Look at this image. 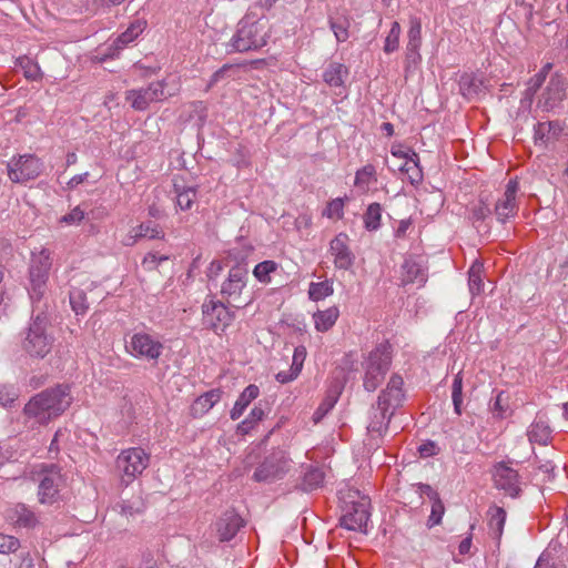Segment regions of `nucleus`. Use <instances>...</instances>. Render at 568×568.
Wrapping results in <instances>:
<instances>
[{
	"label": "nucleus",
	"instance_id": "7ed1b4c3",
	"mask_svg": "<svg viewBox=\"0 0 568 568\" xmlns=\"http://www.w3.org/2000/svg\"><path fill=\"white\" fill-rule=\"evenodd\" d=\"M393 361V345L389 341L378 343L364 358L363 387L367 392H375L384 382Z\"/></svg>",
	"mask_w": 568,
	"mask_h": 568
},
{
	"label": "nucleus",
	"instance_id": "2f4dec72",
	"mask_svg": "<svg viewBox=\"0 0 568 568\" xmlns=\"http://www.w3.org/2000/svg\"><path fill=\"white\" fill-rule=\"evenodd\" d=\"M136 38H115V40L106 48H99L94 55V60L102 63L109 59H114L119 55L120 51L123 50L128 43L132 42Z\"/></svg>",
	"mask_w": 568,
	"mask_h": 568
},
{
	"label": "nucleus",
	"instance_id": "0eeeda50",
	"mask_svg": "<svg viewBox=\"0 0 568 568\" xmlns=\"http://www.w3.org/2000/svg\"><path fill=\"white\" fill-rule=\"evenodd\" d=\"M38 500L42 505H53L60 499V490L64 486L61 467L57 464H42L40 466Z\"/></svg>",
	"mask_w": 568,
	"mask_h": 568
},
{
	"label": "nucleus",
	"instance_id": "c03bdc74",
	"mask_svg": "<svg viewBox=\"0 0 568 568\" xmlns=\"http://www.w3.org/2000/svg\"><path fill=\"white\" fill-rule=\"evenodd\" d=\"M508 408V396L503 390L498 392L490 405L491 413L498 418H505L507 416Z\"/></svg>",
	"mask_w": 568,
	"mask_h": 568
},
{
	"label": "nucleus",
	"instance_id": "338daca9",
	"mask_svg": "<svg viewBox=\"0 0 568 568\" xmlns=\"http://www.w3.org/2000/svg\"><path fill=\"white\" fill-rule=\"evenodd\" d=\"M265 416V410L264 408L262 407V404L261 402L258 404H256L252 410L250 412V414L247 415V419L253 422L254 425H257L258 422H261Z\"/></svg>",
	"mask_w": 568,
	"mask_h": 568
},
{
	"label": "nucleus",
	"instance_id": "4468645a",
	"mask_svg": "<svg viewBox=\"0 0 568 568\" xmlns=\"http://www.w3.org/2000/svg\"><path fill=\"white\" fill-rule=\"evenodd\" d=\"M491 477L495 488L503 490L507 496L517 498L521 494L520 476L509 463L498 462L493 466Z\"/></svg>",
	"mask_w": 568,
	"mask_h": 568
},
{
	"label": "nucleus",
	"instance_id": "b1692460",
	"mask_svg": "<svg viewBox=\"0 0 568 568\" xmlns=\"http://www.w3.org/2000/svg\"><path fill=\"white\" fill-rule=\"evenodd\" d=\"M223 392L214 388L200 395L191 405V414L193 417H202L220 402Z\"/></svg>",
	"mask_w": 568,
	"mask_h": 568
},
{
	"label": "nucleus",
	"instance_id": "473e14b6",
	"mask_svg": "<svg viewBox=\"0 0 568 568\" xmlns=\"http://www.w3.org/2000/svg\"><path fill=\"white\" fill-rule=\"evenodd\" d=\"M489 514H490V517L488 520L489 531L494 539L499 540L501 538L505 523H506V517H507L506 511L501 507H494Z\"/></svg>",
	"mask_w": 568,
	"mask_h": 568
},
{
	"label": "nucleus",
	"instance_id": "7c9ffc66",
	"mask_svg": "<svg viewBox=\"0 0 568 568\" xmlns=\"http://www.w3.org/2000/svg\"><path fill=\"white\" fill-rule=\"evenodd\" d=\"M339 316L337 306L328 307L324 311H317L313 314L314 325L317 332L325 333L329 331Z\"/></svg>",
	"mask_w": 568,
	"mask_h": 568
},
{
	"label": "nucleus",
	"instance_id": "4be33fe9",
	"mask_svg": "<svg viewBox=\"0 0 568 568\" xmlns=\"http://www.w3.org/2000/svg\"><path fill=\"white\" fill-rule=\"evenodd\" d=\"M325 479L324 468L321 466L308 465L305 467L301 481L296 488L310 493L323 486Z\"/></svg>",
	"mask_w": 568,
	"mask_h": 568
},
{
	"label": "nucleus",
	"instance_id": "680f3d73",
	"mask_svg": "<svg viewBox=\"0 0 568 568\" xmlns=\"http://www.w3.org/2000/svg\"><path fill=\"white\" fill-rule=\"evenodd\" d=\"M146 28L144 19H134L121 36H140Z\"/></svg>",
	"mask_w": 568,
	"mask_h": 568
},
{
	"label": "nucleus",
	"instance_id": "4c0bfd02",
	"mask_svg": "<svg viewBox=\"0 0 568 568\" xmlns=\"http://www.w3.org/2000/svg\"><path fill=\"white\" fill-rule=\"evenodd\" d=\"M334 293L333 282L325 280L323 282H312L308 288V297L312 301L318 302Z\"/></svg>",
	"mask_w": 568,
	"mask_h": 568
},
{
	"label": "nucleus",
	"instance_id": "603ef678",
	"mask_svg": "<svg viewBox=\"0 0 568 568\" xmlns=\"http://www.w3.org/2000/svg\"><path fill=\"white\" fill-rule=\"evenodd\" d=\"M18 398V392L12 385H0V405L11 406Z\"/></svg>",
	"mask_w": 568,
	"mask_h": 568
},
{
	"label": "nucleus",
	"instance_id": "5701e85b",
	"mask_svg": "<svg viewBox=\"0 0 568 568\" xmlns=\"http://www.w3.org/2000/svg\"><path fill=\"white\" fill-rule=\"evenodd\" d=\"M551 433L552 429L548 422L542 416L537 415L528 428L527 436L531 444L547 446L552 440Z\"/></svg>",
	"mask_w": 568,
	"mask_h": 568
},
{
	"label": "nucleus",
	"instance_id": "423d86ee",
	"mask_svg": "<svg viewBox=\"0 0 568 568\" xmlns=\"http://www.w3.org/2000/svg\"><path fill=\"white\" fill-rule=\"evenodd\" d=\"M150 463V455L141 447H131L122 450L115 459V468L121 477V483L130 485L142 475Z\"/></svg>",
	"mask_w": 568,
	"mask_h": 568
},
{
	"label": "nucleus",
	"instance_id": "a19ab883",
	"mask_svg": "<svg viewBox=\"0 0 568 568\" xmlns=\"http://www.w3.org/2000/svg\"><path fill=\"white\" fill-rule=\"evenodd\" d=\"M126 100L131 103V106L134 110L144 111L148 109L151 102V98L148 94V90H131L126 94Z\"/></svg>",
	"mask_w": 568,
	"mask_h": 568
},
{
	"label": "nucleus",
	"instance_id": "8fccbe9b",
	"mask_svg": "<svg viewBox=\"0 0 568 568\" xmlns=\"http://www.w3.org/2000/svg\"><path fill=\"white\" fill-rule=\"evenodd\" d=\"M344 215V201L341 197L329 201L323 211V216L328 219H342Z\"/></svg>",
	"mask_w": 568,
	"mask_h": 568
},
{
	"label": "nucleus",
	"instance_id": "4d7b16f0",
	"mask_svg": "<svg viewBox=\"0 0 568 568\" xmlns=\"http://www.w3.org/2000/svg\"><path fill=\"white\" fill-rule=\"evenodd\" d=\"M306 358V348L303 345L295 347L291 367L294 371L302 372L304 361Z\"/></svg>",
	"mask_w": 568,
	"mask_h": 568
},
{
	"label": "nucleus",
	"instance_id": "a18cd8bd",
	"mask_svg": "<svg viewBox=\"0 0 568 568\" xmlns=\"http://www.w3.org/2000/svg\"><path fill=\"white\" fill-rule=\"evenodd\" d=\"M452 399L454 405V410L457 415H462V404H463V378L459 374H457L453 381L452 385Z\"/></svg>",
	"mask_w": 568,
	"mask_h": 568
},
{
	"label": "nucleus",
	"instance_id": "e433bc0d",
	"mask_svg": "<svg viewBox=\"0 0 568 568\" xmlns=\"http://www.w3.org/2000/svg\"><path fill=\"white\" fill-rule=\"evenodd\" d=\"M69 300L72 311L75 315H84L89 310L87 293L78 287H73L69 293Z\"/></svg>",
	"mask_w": 568,
	"mask_h": 568
},
{
	"label": "nucleus",
	"instance_id": "a878e982",
	"mask_svg": "<svg viewBox=\"0 0 568 568\" xmlns=\"http://www.w3.org/2000/svg\"><path fill=\"white\" fill-rule=\"evenodd\" d=\"M349 74L348 68L339 62H329L323 71V81L332 88H343Z\"/></svg>",
	"mask_w": 568,
	"mask_h": 568
},
{
	"label": "nucleus",
	"instance_id": "6e6552de",
	"mask_svg": "<svg viewBox=\"0 0 568 568\" xmlns=\"http://www.w3.org/2000/svg\"><path fill=\"white\" fill-rule=\"evenodd\" d=\"M291 458L283 448L273 449L256 467L253 479L257 483H273L282 479L290 470Z\"/></svg>",
	"mask_w": 568,
	"mask_h": 568
},
{
	"label": "nucleus",
	"instance_id": "3c124183",
	"mask_svg": "<svg viewBox=\"0 0 568 568\" xmlns=\"http://www.w3.org/2000/svg\"><path fill=\"white\" fill-rule=\"evenodd\" d=\"M534 568H565V566L550 551L545 550L539 556Z\"/></svg>",
	"mask_w": 568,
	"mask_h": 568
},
{
	"label": "nucleus",
	"instance_id": "a211bd4d",
	"mask_svg": "<svg viewBox=\"0 0 568 568\" xmlns=\"http://www.w3.org/2000/svg\"><path fill=\"white\" fill-rule=\"evenodd\" d=\"M403 385V377L398 374H393L386 385V388L379 393L377 404L395 412V409L402 405L405 397Z\"/></svg>",
	"mask_w": 568,
	"mask_h": 568
},
{
	"label": "nucleus",
	"instance_id": "5fc2aeb1",
	"mask_svg": "<svg viewBox=\"0 0 568 568\" xmlns=\"http://www.w3.org/2000/svg\"><path fill=\"white\" fill-rule=\"evenodd\" d=\"M84 216L85 212L80 206H75L70 213L63 215L60 222L68 225H78L83 221Z\"/></svg>",
	"mask_w": 568,
	"mask_h": 568
},
{
	"label": "nucleus",
	"instance_id": "f257e3e1",
	"mask_svg": "<svg viewBox=\"0 0 568 568\" xmlns=\"http://www.w3.org/2000/svg\"><path fill=\"white\" fill-rule=\"evenodd\" d=\"M71 389L67 384H58L33 395L24 405L22 414L31 426L47 425L63 414L72 403Z\"/></svg>",
	"mask_w": 568,
	"mask_h": 568
},
{
	"label": "nucleus",
	"instance_id": "69168bd1",
	"mask_svg": "<svg viewBox=\"0 0 568 568\" xmlns=\"http://www.w3.org/2000/svg\"><path fill=\"white\" fill-rule=\"evenodd\" d=\"M300 375V372L297 371H294V368H292L290 366V368L287 371H281L278 372L276 375H275V378L278 383L281 384H287L292 381H294L295 378H297V376Z\"/></svg>",
	"mask_w": 568,
	"mask_h": 568
},
{
	"label": "nucleus",
	"instance_id": "6e6d98bb",
	"mask_svg": "<svg viewBox=\"0 0 568 568\" xmlns=\"http://www.w3.org/2000/svg\"><path fill=\"white\" fill-rule=\"evenodd\" d=\"M336 399L327 397L325 398L313 414L314 423H318L323 417L334 407Z\"/></svg>",
	"mask_w": 568,
	"mask_h": 568
},
{
	"label": "nucleus",
	"instance_id": "9d476101",
	"mask_svg": "<svg viewBox=\"0 0 568 568\" xmlns=\"http://www.w3.org/2000/svg\"><path fill=\"white\" fill-rule=\"evenodd\" d=\"M43 162L34 154L14 155L7 163V172L12 183L23 184L36 180L43 172Z\"/></svg>",
	"mask_w": 568,
	"mask_h": 568
},
{
	"label": "nucleus",
	"instance_id": "58836bf2",
	"mask_svg": "<svg viewBox=\"0 0 568 568\" xmlns=\"http://www.w3.org/2000/svg\"><path fill=\"white\" fill-rule=\"evenodd\" d=\"M382 206L379 203H372L364 213V225L367 231H376L381 227Z\"/></svg>",
	"mask_w": 568,
	"mask_h": 568
},
{
	"label": "nucleus",
	"instance_id": "c85d7f7f",
	"mask_svg": "<svg viewBox=\"0 0 568 568\" xmlns=\"http://www.w3.org/2000/svg\"><path fill=\"white\" fill-rule=\"evenodd\" d=\"M260 388L255 384H250L244 388V390L237 397L233 408L230 412V417L232 420H237L248 405L258 397Z\"/></svg>",
	"mask_w": 568,
	"mask_h": 568
},
{
	"label": "nucleus",
	"instance_id": "774afa93",
	"mask_svg": "<svg viewBox=\"0 0 568 568\" xmlns=\"http://www.w3.org/2000/svg\"><path fill=\"white\" fill-rule=\"evenodd\" d=\"M159 265L160 264H159V262L156 260V253L150 252L142 260V266L146 271L156 270Z\"/></svg>",
	"mask_w": 568,
	"mask_h": 568
},
{
	"label": "nucleus",
	"instance_id": "e2e57ef3",
	"mask_svg": "<svg viewBox=\"0 0 568 568\" xmlns=\"http://www.w3.org/2000/svg\"><path fill=\"white\" fill-rule=\"evenodd\" d=\"M120 508V513L126 517L140 514L143 510V505L140 503L138 506L131 504L129 500H122L116 505Z\"/></svg>",
	"mask_w": 568,
	"mask_h": 568
},
{
	"label": "nucleus",
	"instance_id": "1a4fd4ad",
	"mask_svg": "<svg viewBox=\"0 0 568 568\" xmlns=\"http://www.w3.org/2000/svg\"><path fill=\"white\" fill-rule=\"evenodd\" d=\"M234 318L235 313L229 308L223 300L209 296L202 304V324L216 334L223 333Z\"/></svg>",
	"mask_w": 568,
	"mask_h": 568
},
{
	"label": "nucleus",
	"instance_id": "79ce46f5",
	"mask_svg": "<svg viewBox=\"0 0 568 568\" xmlns=\"http://www.w3.org/2000/svg\"><path fill=\"white\" fill-rule=\"evenodd\" d=\"M483 266L478 263H474L468 271V286L473 295H478L483 292Z\"/></svg>",
	"mask_w": 568,
	"mask_h": 568
},
{
	"label": "nucleus",
	"instance_id": "393cba45",
	"mask_svg": "<svg viewBox=\"0 0 568 568\" xmlns=\"http://www.w3.org/2000/svg\"><path fill=\"white\" fill-rule=\"evenodd\" d=\"M561 131L558 121L538 122L534 125L535 144L546 145L551 139H558Z\"/></svg>",
	"mask_w": 568,
	"mask_h": 568
},
{
	"label": "nucleus",
	"instance_id": "f8f14e48",
	"mask_svg": "<svg viewBox=\"0 0 568 568\" xmlns=\"http://www.w3.org/2000/svg\"><path fill=\"white\" fill-rule=\"evenodd\" d=\"M126 352L135 358L158 363L163 353L164 345L152 335L139 332L134 333L125 345Z\"/></svg>",
	"mask_w": 568,
	"mask_h": 568
},
{
	"label": "nucleus",
	"instance_id": "09e8293b",
	"mask_svg": "<svg viewBox=\"0 0 568 568\" xmlns=\"http://www.w3.org/2000/svg\"><path fill=\"white\" fill-rule=\"evenodd\" d=\"M422 45V38H409L407 43V52L406 60L409 64H417L422 57L419 54V49Z\"/></svg>",
	"mask_w": 568,
	"mask_h": 568
},
{
	"label": "nucleus",
	"instance_id": "412c9836",
	"mask_svg": "<svg viewBox=\"0 0 568 568\" xmlns=\"http://www.w3.org/2000/svg\"><path fill=\"white\" fill-rule=\"evenodd\" d=\"M244 525L242 517L234 510H226L216 521V531L221 541H230Z\"/></svg>",
	"mask_w": 568,
	"mask_h": 568
},
{
	"label": "nucleus",
	"instance_id": "2eb2a0df",
	"mask_svg": "<svg viewBox=\"0 0 568 568\" xmlns=\"http://www.w3.org/2000/svg\"><path fill=\"white\" fill-rule=\"evenodd\" d=\"M427 280V258L423 255H407L400 265V284L403 286L417 284L418 287H423Z\"/></svg>",
	"mask_w": 568,
	"mask_h": 568
},
{
	"label": "nucleus",
	"instance_id": "f3484780",
	"mask_svg": "<svg viewBox=\"0 0 568 568\" xmlns=\"http://www.w3.org/2000/svg\"><path fill=\"white\" fill-rule=\"evenodd\" d=\"M349 237L346 233H338L329 242V253L334 257V265L338 270H349L355 261V255L349 245Z\"/></svg>",
	"mask_w": 568,
	"mask_h": 568
},
{
	"label": "nucleus",
	"instance_id": "c756f323",
	"mask_svg": "<svg viewBox=\"0 0 568 568\" xmlns=\"http://www.w3.org/2000/svg\"><path fill=\"white\" fill-rule=\"evenodd\" d=\"M266 45L265 38H231L226 44L227 53L255 51Z\"/></svg>",
	"mask_w": 568,
	"mask_h": 568
},
{
	"label": "nucleus",
	"instance_id": "ea45409f",
	"mask_svg": "<svg viewBox=\"0 0 568 568\" xmlns=\"http://www.w3.org/2000/svg\"><path fill=\"white\" fill-rule=\"evenodd\" d=\"M278 268V264L275 261L266 260L255 265L253 270L254 277L263 283H271V274L275 273Z\"/></svg>",
	"mask_w": 568,
	"mask_h": 568
},
{
	"label": "nucleus",
	"instance_id": "72a5a7b5",
	"mask_svg": "<svg viewBox=\"0 0 568 568\" xmlns=\"http://www.w3.org/2000/svg\"><path fill=\"white\" fill-rule=\"evenodd\" d=\"M491 214V210L487 203L483 200H479L477 203H474L468 211V219L471 224L479 230L481 224L489 219Z\"/></svg>",
	"mask_w": 568,
	"mask_h": 568
},
{
	"label": "nucleus",
	"instance_id": "dca6fc26",
	"mask_svg": "<svg viewBox=\"0 0 568 568\" xmlns=\"http://www.w3.org/2000/svg\"><path fill=\"white\" fill-rule=\"evenodd\" d=\"M519 190L517 178L510 179L506 185L505 192L495 204L494 213L500 223H506L514 219L518 213V203L516 196Z\"/></svg>",
	"mask_w": 568,
	"mask_h": 568
},
{
	"label": "nucleus",
	"instance_id": "bf43d9fd",
	"mask_svg": "<svg viewBox=\"0 0 568 568\" xmlns=\"http://www.w3.org/2000/svg\"><path fill=\"white\" fill-rule=\"evenodd\" d=\"M439 452L440 448L433 440H426L418 447V453L423 458L436 456L439 454Z\"/></svg>",
	"mask_w": 568,
	"mask_h": 568
},
{
	"label": "nucleus",
	"instance_id": "ddd939ff",
	"mask_svg": "<svg viewBox=\"0 0 568 568\" xmlns=\"http://www.w3.org/2000/svg\"><path fill=\"white\" fill-rule=\"evenodd\" d=\"M568 89L567 78L558 72L550 75L549 81L538 98L537 105L542 111H552L560 106Z\"/></svg>",
	"mask_w": 568,
	"mask_h": 568
},
{
	"label": "nucleus",
	"instance_id": "f03ea898",
	"mask_svg": "<svg viewBox=\"0 0 568 568\" xmlns=\"http://www.w3.org/2000/svg\"><path fill=\"white\" fill-rule=\"evenodd\" d=\"M51 328L49 314L39 306H33L29 325L21 339L22 351L32 358L43 359L51 353L55 341Z\"/></svg>",
	"mask_w": 568,
	"mask_h": 568
},
{
	"label": "nucleus",
	"instance_id": "0e129e2a",
	"mask_svg": "<svg viewBox=\"0 0 568 568\" xmlns=\"http://www.w3.org/2000/svg\"><path fill=\"white\" fill-rule=\"evenodd\" d=\"M546 78L547 75L540 71L537 74H535V77L531 78L528 82L527 92L530 95H534L541 88L542 83L546 81Z\"/></svg>",
	"mask_w": 568,
	"mask_h": 568
},
{
	"label": "nucleus",
	"instance_id": "aec40b11",
	"mask_svg": "<svg viewBox=\"0 0 568 568\" xmlns=\"http://www.w3.org/2000/svg\"><path fill=\"white\" fill-rule=\"evenodd\" d=\"M393 415V410L382 407V405L379 406L377 403L372 405L368 416L369 422L367 425L368 433L376 435L377 437L384 436L388 430Z\"/></svg>",
	"mask_w": 568,
	"mask_h": 568
},
{
	"label": "nucleus",
	"instance_id": "f704fd0d",
	"mask_svg": "<svg viewBox=\"0 0 568 568\" xmlns=\"http://www.w3.org/2000/svg\"><path fill=\"white\" fill-rule=\"evenodd\" d=\"M481 88L483 81L473 74L465 73L459 79L460 93L467 99L476 97L481 91Z\"/></svg>",
	"mask_w": 568,
	"mask_h": 568
},
{
	"label": "nucleus",
	"instance_id": "37998d69",
	"mask_svg": "<svg viewBox=\"0 0 568 568\" xmlns=\"http://www.w3.org/2000/svg\"><path fill=\"white\" fill-rule=\"evenodd\" d=\"M376 170L373 164H366L359 169L355 174V184L357 186L369 185L372 182H376Z\"/></svg>",
	"mask_w": 568,
	"mask_h": 568
},
{
	"label": "nucleus",
	"instance_id": "cd10ccee",
	"mask_svg": "<svg viewBox=\"0 0 568 568\" xmlns=\"http://www.w3.org/2000/svg\"><path fill=\"white\" fill-rule=\"evenodd\" d=\"M132 233L133 234L129 236L132 242H128V245L133 244L140 239L163 240L165 236L163 229L151 220L142 222L132 230Z\"/></svg>",
	"mask_w": 568,
	"mask_h": 568
},
{
	"label": "nucleus",
	"instance_id": "13d9d810",
	"mask_svg": "<svg viewBox=\"0 0 568 568\" xmlns=\"http://www.w3.org/2000/svg\"><path fill=\"white\" fill-rule=\"evenodd\" d=\"M357 364H358V361H357L356 354L353 352L345 354L341 361L342 369L347 373L357 372V369H358Z\"/></svg>",
	"mask_w": 568,
	"mask_h": 568
},
{
	"label": "nucleus",
	"instance_id": "bb28decb",
	"mask_svg": "<svg viewBox=\"0 0 568 568\" xmlns=\"http://www.w3.org/2000/svg\"><path fill=\"white\" fill-rule=\"evenodd\" d=\"M173 192L175 194L176 207L181 211H190L197 199V187L190 186L174 181Z\"/></svg>",
	"mask_w": 568,
	"mask_h": 568
},
{
	"label": "nucleus",
	"instance_id": "20e7f679",
	"mask_svg": "<svg viewBox=\"0 0 568 568\" xmlns=\"http://www.w3.org/2000/svg\"><path fill=\"white\" fill-rule=\"evenodd\" d=\"M51 265L50 252L48 250L32 253L27 290L33 306H39V303L47 293Z\"/></svg>",
	"mask_w": 568,
	"mask_h": 568
},
{
	"label": "nucleus",
	"instance_id": "49530a36",
	"mask_svg": "<svg viewBox=\"0 0 568 568\" xmlns=\"http://www.w3.org/2000/svg\"><path fill=\"white\" fill-rule=\"evenodd\" d=\"M399 170L407 174V179L412 185L418 186L423 182L424 175L420 165H409L408 162H405Z\"/></svg>",
	"mask_w": 568,
	"mask_h": 568
},
{
	"label": "nucleus",
	"instance_id": "39448f33",
	"mask_svg": "<svg viewBox=\"0 0 568 568\" xmlns=\"http://www.w3.org/2000/svg\"><path fill=\"white\" fill-rule=\"evenodd\" d=\"M248 282V268L245 263H237L229 271L226 278L221 284L220 295L223 301L235 308H243L251 303L245 301L244 293Z\"/></svg>",
	"mask_w": 568,
	"mask_h": 568
},
{
	"label": "nucleus",
	"instance_id": "c9c22d12",
	"mask_svg": "<svg viewBox=\"0 0 568 568\" xmlns=\"http://www.w3.org/2000/svg\"><path fill=\"white\" fill-rule=\"evenodd\" d=\"M242 67H246V63H225L219 70H216L209 82V87H213L225 79H236L239 71Z\"/></svg>",
	"mask_w": 568,
	"mask_h": 568
},
{
	"label": "nucleus",
	"instance_id": "052dcab7",
	"mask_svg": "<svg viewBox=\"0 0 568 568\" xmlns=\"http://www.w3.org/2000/svg\"><path fill=\"white\" fill-rule=\"evenodd\" d=\"M145 90H148V94L149 97L151 98V100L154 102V101H160L164 98V83L163 81H158V82H153L151 83L148 88H144Z\"/></svg>",
	"mask_w": 568,
	"mask_h": 568
},
{
	"label": "nucleus",
	"instance_id": "6ab92c4d",
	"mask_svg": "<svg viewBox=\"0 0 568 568\" xmlns=\"http://www.w3.org/2000/svg\"><path fill=\"white\" fill-rule=\"evenodd\" d=\"M6 519L18 528L33 529L39 524L36 513L22 503L9 507L6 510Z\"/></svg>",
	"mask_w": 568,
	"mask_h": 568
},
{
	"label": "nucleus",
	"instance_id": "de8ad7c7",
	"mask_svg": "<svg viewBox=\"0 0 568 568\" xmlns=\"http://www.w3.org/2000/svg\"><path fill=\"white\" fill-rule=\"evenodd\" d=\"M433 504H432V510H430V515L428 517V520H427V526L429 528L436 526V525H439L442 523V518L444 516V513H445V506L442 501L440 498H436L434 500H432Z\"/></svg>",
	"mask_w": 568,
	"mask_h": 568
},
{
	"label": "nucleus",
	"instance_id": "864d4df0",
	"mask_svg": "<svg viewBox=\"0 0 568 568\" xmlns=\"http://www.w3.org/2000/svg\"><path fill=\"white\" fill-rule=\"evenodd\" d=\"M20 541L18 538L4 534H0V554H10L19 549Z\"/></svg>",
	"mask_w": 568,
	"mask_h": 568
},
{
	"label": "nucleus",
	"instance_id": "9b49d317",
	"mask_svg": "<svg viewBox=\"0 0 568 568\" xmlns=\"http://www.w3.org/2000/svg\"><path fill=\"white\" fill-rule=\"evenodd\" d=\"M357 495H359L357 493ZM371 499L367 496H358L356 500L346 503L343 515L339 518L341 527L352 531H366L371 517Z\"/></svg>",
	"mask_w": 568,
	"mask_h": 568
}]
</instances>
